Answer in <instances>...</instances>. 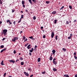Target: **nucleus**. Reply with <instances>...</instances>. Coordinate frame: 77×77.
Returning a JSON list of instances; mask_svg holds the SVG:
<instances>
[{
	"label": "nucleus",
	"mask_w": 77,
	"mask_h": 77,
	"mask_svg": "<svg viewBox=\"0 0 77 77\" xmlns=\"http://www.w3.org/2000/svg\"><path fill=\"white\" fill-rule=\"evenodd\" d=\"M3 32H2V34H4L5 36L7 35V32H8L7 29H4Z\"/></svg>",
	"instance_id": "f257e3e1"
},
{
	"label": "nucleus",
	"mask_w": 77,
	"mask_h": 77,
	"mask_svg": "<svg viewBox=\"0 0 77 77\" xmlns=\"http://www.w3.org/2000/svg\"><path fill=\"white\" fill-rule=\"evenodd\" d=\"M17 39H18V37H14V39H12V41H13V42H15V41H17Z\"/></svg>",
	"instance_id": "f03ea898"
},
{
	"label": "nucleus",
	"mask_w": 77,
	"mask_h": 77,
	"mask_svg": "<svg viewBox=\"0 0 77 77\" xmlns=\"http://www.w3.org/2000/svg\"><path fill=\"white\" fill-rule=\"evenodd\" d=\"M25 3V2L23 0L22 1V4L23 5V7H24V8H25V6H26L24 5Z\"/></svg>",
	"instance_id": "7ed1b4c3"
},
{
	"label": "nucleus",
	"mask_w": 77,
	"mask_h": 77,
	"mask_svg": "<svg viewBox=\"0 0 77 77\" xmlns=\"http://www.w3.org/2000/svg\"><path fill=\"white\" fill-rule=\"evenodd\" d=\"M24 73L27 77H29V74L28 73H26V72H24Z\"/></svg>",
	"instance_id": "20e7f679"
},
{
	"label": "nucleus",
	"mask_w": 77,
	"mask_h": 77,
	"mask_svg": "<svg viewBox=\"0 0 77 77\" xmlns=\"http://www.w3.org/2000/svg\"><path fill=\"white\" fill-rule=\"evenodd\" d=\"M9 62H10V63H15V60H9Z\"/></svg>",
	"instance_id": "39448f33"
},
{
	"label": "nucleus",
	"mask_w": 77,
	"mask_h": 77,
	"mask_svg": "<svg viewBox=\"0 0 77 77\" xmlns=\"http://www.w3.org/2000/svg\"><path fill=\"white\" fill-rule=\"evenodd\" d=\"M54 32H52L51 34V36L52 38H53L54 37Z\"/></svg>",
	"instance_id": "423d86ee"
},
{
	"label": "nucleus",
	"mask_w": 77,
	"mask_h": 77,
	"mask_svg": "<svg viewBox=\"0 0 77 77\" xmlns=\"http://www.w3.org/2000/svg\"><path fill=\"white\" fill-rule=\"evenodd\" d=\"M28 49H30L31 48V45H29L27 47Z\"/></svg>",
	"instance_id": "0eeeda50"
},
{
	"label": "nucleus",
	"mask_w": 77,
	"mask_h": 77,
	"mask_svg": "<svg viewBox=\"0 0 77 77\" xmlns=\"http://www.w3.org/2000/svg\"><path fill=\"white\" fill-rule=\"evenodd\" d=\"M31 50H30L29 51L30 52H31V53H32L33 52V51H34V49H33V48H31Z\"/></svg>",
	"instance_id": "6e6552de"
},
{
	"label": "nucleus",
	"mask_w": 77,
	"mask_h": 77,
	"mask_svg": "<svg viewBox=\"0 0 77 77\" xmlns=\"http://www.w3.org/2000/svg\"><path fill=\"white\" fill-rule=\"evenodd\" d=\"M29 2L30 3V4L31 5H32L33 4V3H32V0H28Z\"/></svg>",
	"instance_id": "1a4fd4ad"
},
{
	"label": "nucleus",
	"mask_w": 77,
	"mask_h": 77,
	"mask_svg": "<svg viewBox=\"0 0 77 77\" xmlns=\"http://www.w3.org/2000/svg\"><path fill=\"white\" fill-rule=\"evenodd\" d=\"M53 71H57V69L55 68H54L53 69Z\"/></svg>",
	"instance_id": "9d476101"
},
{
	"label": "nucleus",
	"mask_w": 77,
	"mask_h": 77,
	"mask_svg": "<svg viewBox=\"0 0 77 77\" xmlns=\"http://www.w3.org/2000/svg\"><path fill=\"white\" fill-rule=\"evenodd\" d=\"M41 61V58H38V62H39Z\"/></svg>",
	"instance_id": "9b49d317"
},
{
	"label": "nucleus",
	"mask_w": 77,
	"mask_h": 77,
	"mask_svg": "<svg viewBox=\"0 0 77 77\" xmlns=\"http://www.w3.org/2000/svg\"><path fill=\"white\" fill-rule=\"evenodd\" d=\"M64 77H69V76L68 75H64Z\"/></svg>",
	"instance_id": "f8f14e48"
},
{
	"label": "nucleus",
	"mask_w": 77,
	"mask_h": 77,
	"mask_svg": "<svg viewBox=\"0 0 77 77\" xmlns=\"http://www.w3.org/2000/svg\"><path fill=\"white\" fill-rule=\"evenodd\" d=\"M3 62H4L3 60L2 61L1 63V64L2 65H4V63H3Z\"/></svg>",
	"instance_id": "ddd939ff"
},
{
	"label": "nucleus",
	"mask_w": 77,
	"mask_h": 77,
	"mask_svg": "<svg viewBox=\"0 0 77 77\" xmlns=\"http://www.w3.org/2000/svg\"><path fill=\"white\" fill-rule=\"evenodd\" d=\"M52 14H56V11H53L52 12Z\"/></svg>",
	"instance_id": "4468645a"
},
{
	"label": "nucleus",
	"mask_w": 77,
	"mask_h": 77,
	"mask_svg": "<svg viewBox=\"0 0 77 77\" xmlns=\"http://www.w3.org/2000/svg\"><path fill=\"white\" fill-rule=\"evenodd\" d=\"M53 63L54 64V65H56L57 64V63L55 61H53Z\"/></svg>",
	"instance_id": "2eb2a0df"
},
{
	"label": "nucleus",
	"mask_w": 77,
	"mask_h": 77,
	"mask_svg": "<svg viewBox=\"0 0 77 77\" xmlns=\"http://www.w3.org/2000/svg\"><path fill=\"white\" fill-rule=\"evenodd\" d=\"M36 19V16H34L33 17V20H35Z\"/></svg>",
	"instance_id": "dca6fc26"
},
{
	"label": "nucleus",
	"mask_w": 77,
	"mask_h": 77,
	"mask_svg": "<svg viewBox=\"0 0 77 77\" xmlns=\"http://www.w3.org/2000/svg\"><path fill=\"white\" fill-rule=\"evenodd\" d=\"M20 64L21 65H24V62H21Z\"/></svg>",
	"instance_id": "f3484780"
},
{
	"label": "nucleus",
	"mask_w": 77,
	"mask_h": 77,
	"mask_svg": "<svg viewBox=\"0 0 77 77\" xmlns=\"http://www.w3.org/2000/svg\"><path fill=\"white\" fill-rule=\"evenodd\" d=\"M63 8H64V6H63L60 8V10H62V9H63Z\"/></svg>",
	"instance_id": "a211bd4d"
},
{
	"label": "nucleus",
	"mask_w": 77,
	"mask_h": 77,
	"mask_svg": "<svg viewBox=\"0 0 77 77\" xmlns=\"http://www.w3.org/2000/svg\"><path fill=\"white\" fill-rule=\"evenodd\" d=\"M1 48H4V45H2L1 46Z\"/></svg>",
	"instance_id": "6ab92c4d"
},
{
	"label": "nucleus",
	"mask_w": 77,
	"mask_h": 77,
	"mask_svg": "<svg viewBox=\"0 0 77 77\" xmlns=\"http://www.w3.org/2000/svg\"><path fill=\"white\" fill-rule=\"evenodd\" d=\"M49 59H50V60H53V57H51Z\"/></svg>",
	"instance_id": "aec40b11"
},
{
	"label": "nucleus",
	"mask_w": 77,
	"mask_h": 77,
	"mask_svg": "<svg viewBox=\"0 0 77 77\" xmlns=\"http://www.w3.org/2000/svg\"><path fill=\"white\" fill-rule=\"evenodd\" d=\"M63 50V51H66V49H65L64 48H63L62 49Z\"/></svg>",
	"instance_id": "412c9836"
},
{
	"label": "nucleus",
	"mask_w": 77,
	"mask_h": 77,
	"mask_svg": "<svg viewBox=\"0 0 77 77\" xmlns=\"http://www.w3.org/2000/svg\"><path fill=\"white\" fill-rule=\"evenodd\" d=\"M52 53H56V51L54 50H53L52 51Z\"/></svg>",
	"instance_id": "4be33fe9"
},
{
	"label": "nucleus",
	"mask_w": 77,
	"mask_h": 77,
	"mask_svg": "<svg viewBox=\"0 0 77 77\" xmlns=\"http://www.w3.org/2000/svg\"><path fill=\"white\" fill-rule=\"evenodd\" d=\"M32 1L34 2V3H36V0H32Z\"/></svg>",
	"instance_id": "5701e85b"
},
{
	"label": "nucleus",
	"mask_w": 77,
	"mask_h": 77,
	"mask_svg": "<svg viewBox=\"0 0 77 77\" xmlns=\"http://www.w3.org/2000/svg\"><path fill=\"white\" fill-rule=\"evenodd\" d=\"M74 57L75 59H76V60H77V57L75 55L74 56Z\"/></svg>",
	"instance_id": "b1692460"
},
{
	"label": "nucleus",
	"mask_w": 77,
	"mask_h": 77,
	"mask_svg": "<svg viewBox=\"0 0 77 77\" xmlns=\"http://www.w3.org/2000/svg\"><path fill=\"white\" fill-rule=\"evenodd\" d=\"M6 73L5 72L3 75L4 77H5V76H6Z\"/></svg>",
	"instance_id": "393cba45"
},
{
	"label": "nucleus",
	"mask_w": 77,
	"mask_h": 77,
	"mask_svg": "<svg viewBox=\"0 0 77 77\" xmlns=\"http://www.w3.org/2000/svg\"><path fill=\"white\" fill-rule=\"evenodd\" d=\"M29 45V43H28L27 44H26L25 45V47H27V45Z\"/></svg>",
	"instance_id": "a878e982"
},
{
	"label": "nucleus",
	"mask_w": 77,
	"mask_h": 77,
	"mask_svg": "<svg viewBox=\"0 0 77 77\" xmlns=\"http://www.w3.org/2000/svg\"><path fill=\"white\" fill-rule=\"evenodd\" d=\"M29 38H30V39H33V36H31V37H29Z\"/></svg>",
	"instance_id": "bb28decb"
},
{
	"label": "nucleus",
	"mask_w": 77,
	"mask_h": 77,
	"mask_svg": "<svg viewBox=\"0 0 77 77\" xmlns=\"http://www.w3.org/2000/svg\"><path fill=\"white\" fill-rule=\"evenodd\" d=\"M16 53H17V52L16 51H15V50H14V54H16Z\"/></svg>",
	"instance_id": "cd10ccee"
},
{
	"label": "nucleus",
	"mask_w": 77,
	"mask_h": 77,
	"mask_svg": "<svg viewBox=\"0 0 77 77\" xmlns=\"http://www.w3.org/2000/svg\"><path fill=\"white\" fill-rule=\"evenodd\" d=\"M68 39H71V36L69 37L68 38Z\"/></svg>",
	"instance_id": "c85d7f7f"
},
{
	"label": "nucleus",
	"mask_w": 77,
	"mask_h": 77,
	"mask_svg": "<svg viewBox=\"0 0 77 77\" xmlns=\"http://www.w3.org/2000/svg\"><path fill=\"white\" fill-rule=\"evenodd\" d=\"M24 18V16L23 15H22L21 16V18Z\"/></svg>",
	"instance_id": "c756f323"
},
{
	"label": "nucleus",
	"mask_w": 77,
	"mask_h": 77,
	"mask_svg": "<svg viewBox=\"0 0 77 77\" xmlns=\"http://www.w3.org/2000/svg\"><path fill=\"white\" fill-rule=\"evenodd\" d=\"M66 24H69V21H66Z\"/></svg>",
	"instance_id": "7c9ffc66"
},
{
	"label": "nucleus",
	"mask_w": 77,
	"mask_h": 77,
	"mask_svg": "<svg viewBox=\"0 0 77 77\" xmlns=\"http://www.w3.org/2000/svg\"><path fill=\"white\" fill-rule=\"evenodd\" d=\"M56 22H57V20H54V23L55 24H56Z\"/></svg>",
	"instance_id": "2f4dec72"
},
{
	"label": "nucleus",
	"mask_w": 77,
	"mask_h": 77,
	"mask_svg": "<svg viewBox=\"0 0 77 77\" xmlns=\"http://www.w3.org/2000/svg\"><path fill=\"white\" fill-rule=\"evenodd\" d=\"M69 8L70 9H72V6H71L69 5Z\"/></svg>",
	"instance_id": "473e14b6"
},
{
	"label": "nucleus",
	"mask_w": 77,
	"mask_h": 77,
	"mask_svg": "<svg viewBox=\"0 0 77 77\" xmlns=\"http://www.w3.org/2000/svg\"><path fill=\"white\" fill-rule=\"evenodd\" d=\"M57 37H58L57 35L55 37V39L56 40H57Z\"/></svg>",
	"instance_id": "72a5a7b5"
},
{
	"label": "nucleus",
	"mask_w": 77,
	"mask_h": 77,
	"mask_svg": "<svg viewBox=\"0 0 77 77\" xmlns=\"http://www.w3.org/2000/svg\"><path fill=\"white\" fill-rule=\"evenodd\" d=\"M42 74H45V72L44 71L42 72Z\"/></svg>",
	"instance_id": "f704fd0d"
},
{
	"label": "nucleus",
	"mask_w": 77,
	"mask_h": 77,
	"mask_svg": "<svg viewBox=\"0 0 77 77\" xmlns=\"http://www.w3.org/2000/svg\"><path fill=\"white\" fill-rule=\"evenodd\" d=\"M2 0H0V4L2 5Z\"/></svg>",
	"instance_id": "c9c22d12"
},
{
	"label": "nucleus",
	"mask_w": 77,
	"mask_h": 77,
	"mask_svg": "<svg viewBox=\"0 0 77 77\" xmlns=\"http://www.w3.org/2000/svg\"><path fill=\"white\" fill-rule=\"evenodd\" d=\"M7 23H9V22H11V20H8L7 21Z\"/></svg>",
	"instance_id": "e433bc0d"
},
{
	"label": "nucleus",
	"mask_w": 77,
	"mask_h": 77,
	"mask_svg": "<svg viewBox=\"0 0 77 77\" xmlns=\"http://www.w3.org/2000/svg\"><path fill=\"white\" fill-rule=\"evenodd\" d=\"M6 50V48H5V49H2V50L4 51H5Z\"/></svg>",
	"instance_id": "4c0bfd02"
},
{
	"label": "nucleus",
	"mask_w": 77,
	"mask_h": 77,
	"mask_svg": "<svg viewBox=\"0 0 77 77\" xmlns=\"http://www.w3.org/2000/svg\"><path fill=\"white\" fill-rule=\"evenodd\" d=\"M20 60H23V58L22 57H20V58L19 59Z\"/></svg>",
	"instance_id": "58836bf2"
},
{
	"label": "nucleus",
	"mask_w": 77,
	"mask_h": 77,
	"mask_svg": "<svg viewBox=\"0 0 77 77\" xmlns=\"http://www.w3.org/2000/svg\"><path fill=\"white\" fill-rule=\"evenodd\" d=\"M28 71H31V68H29V69H28Z\"/></svg>",
	"instance_id": "ea45409f"
},
{
	"label": "nucleus",
	"mask_w": 77,
	"mask_h": 77,
	"mask_svg": "<svg viewBox=\"0 0 77 77\" xmlns=\"http://www.w3.org/2000/svg\"><path fill=\"white\" fill-rule=\"evenodd\" d=\"M43 28H44V27H43V26H41L40 28V29L42 30V29H43Z\"/></svg>",
	"instance_id": "a19ab883"
},
{
	"label": "nucleus",
	"mask_w": 77,
	"mask_h": 77,
	"mask_svg": "<svg viewBox=\"0 0 77 77\" xmlns=\"http://www.w3.org/2000/svg\"><path fill=\"white\" fill-rule=\"evenodd\" d=\"M43 38H45V35H44L43 36Z\"/></svg>",
	"instance_id": "79ce46f5"
},
{
	"label": "nucleus",
	"mask_w": 77,
	"mask_h": 77,
	"mask_svg": "<svg viewBox=\"0 0 77 77\" xmlns=\"http://www.w3.org/2000/svg\"><path fill=\"white\" fill-rule=\"evenodd\" d=\"M15 11L14 10H12V13H14V12Z\"/></svg>",
	"instance_id": "37998d69"
},
{
	"label": "nucleus",
	"mask_w": 77,
	"mask_h": 77,
	"mask_svg": "<svg viewBox=\"0 0 77 77\" xmlns=\"http://www.w3.org/2000/svg\"><path fill=\"white\" fill-rule=\"evenodd\" d=\"M76 52H74V54H73L74 55H75H75H76Z\"/></svg>",
	"instance_id": "c03bdc74"
},
{
	"label": "nucleus",
	"mask_w": 77,
	"mask_h": 77,
	"mask_svg": "<svg viewBox=\"0 0 77 77\" xmlns=\"http://www.w3.org/2000/svg\"><path fill=\"white\" fill-rule=\"evenodd\" d=\"M29 54L30 56H32V53H31V52L29 53Z\"/></svg>",
	"instance_id": "a18cd8bd"
},
{
	"label": "nucleus",
	"mask_w": 77,
	"mask_h": 77,
	"mask_svg": "<svg viewBox=\"0 0 77 77\" xmlns=\"http://www.w3.org/2000/svg\"><path fill=\"white\" fill-rule=\"evenodd\" d=\"M27 41V38H26L24 41V42H26V41Z\"/></svg>",
	"instance_id": "49530a36"
},
{
	"label": "nucleus",
	"mask_w": 77,
	"mask_h": 77,
	"mask_svg": "<svg viewBox=\"0 0 77 77\" xmlns=\"http://www.w3.org/2000/svg\"><path fill=\"white\" fill-rule=\"evenodd\" d=\"M23 39L24 40L25 39H26V37H23Z\"/></svg>",
	"instance_id": "de8ad7c7"
},
{
	"label": "nucleus",
	"mask_w": 77,
	"mask_h": 77,
	"mask_svg": "<svg viewBox=\"0 0 77 77\" xmlns=\"http://www.w3.org/2000/svg\"><path fill=\"white\" fill-rule=\"evenodd\" d=\"M72 34H70V36H71V37H72Z\"/></svg>",
	"instance_id": "09e8293b"
},
{
	"label": "nucleus",
	"mask_w": 77,
	"mask_h": 77,
	"mask_svg": "<svg viewBox=\"0 0 77 77\" xmlns=\"http://www.w3.org/2000/svg\"><path fill=\"white\" fill-rule=\"evenodd\" d=\"M37 47H38V46H37V45H35V48H37Z\"/></svg>",
	"instance_id": "8fccbe9b"
},
{
	"label": "nucleus",
	"mask_w": 77,
	"mask_h": 77,
	"mask_svg": "<svg viewBox=\"0 0 77 77\" xmlns=\"http://www.w3.org/2000/svg\"><path fill=\"white\" fill-rule=\"evenodd\" d=\"M25 11H26V12H28V10H27V9H26L25 10Z\"/></svg>",
	"instance_id": "3c124183"
},
{
	"label": "nucleus",
	"mask_w": 77,
	"mask_h": 77,
	"mask_svg": "<svg viewBox=\"0 0 77 77\" xmlns=\"http://www.w3.org/2000/svg\"><path fill=\"white\" fill-rule=\"evenodd\" d=\"M77 21V20H74V21H73L74 23H75V22H76Z\"/></svg>",
	"instance_id": "603ef678"
},
{
	"label": "nucleus",
	"mask_w": 77,
	"mask_h": 77,
	"mask_svg": "<svg viewBox=\"0 0 77 77\" xmlns=\"http://www.w3.org/2000/svg\"><path fill=\"white\" fill-rule=\"evenodd\" d=\"M55 60H56V58H54L53 61H55Z\"/></svg>",
	"instance_id": "864d4df0"
},
{
	"label": "nucleus",
	"mask_w": 77,
	"mask_h": 77,
	"mask_svg": "<svg viewBox=\"0 0 77 77\" xmlns=\"http://www.w3.org/2000/svg\"><path fill=\"white\" fill-rule=\"evenodd\" d=\"M33 74H32L30 76V77H33Z\"/></svg>",
	"instance_id": "5fc2aeb1"
},
{
	"label": "nucleus",
	"mask_w": 77,
	"mask_h": 77,
	"mask_svg": "<svg viewBox=\"0 0 77 77\" xmlns=\"http://www.w3.org/2000/svg\"><path fill=\"white\" fill-rule=\"evenodd\" d=\"M13 23H14V25H15V21H14Z\"/></svg>",
	"instance_id": "6e6d98bb"
},
{
	"label": "nucleus",
	"mask_w": 77,
	"mask_h": 77,
	"mask_svg": "<svg viewBox=\"0 0 77 77\" xmlns=\"http://www.w3.org/2000/svg\"><path fill=\"white\" fill-rule=\"evenodd\" d=\"M3 50H2L1 51V53H3Z\"/></svg>",
	"instance_id": "4d7b16f0"
},
{
	"label": "nucleus",
	"mask_w": 77,
	"mask_h": 77,
	"mask_svg": "<svg viewBox=\"0 0 77 77\" xmlns=\"http://www.w3.org/2000/svg\"><path fill=\"white\" fill-rule=\"evenodd\" d=\"M46 2L47 3V4H48V1H46Z\"/></svg>",
	"instance_id": "13d9d810"
},
{
	"label": "nucleus",
	"mask_w": 77,
	"mask_h": 77,
	"mask_svg": "<svg viewBox=\"0 0 77 77\" xmlns=\"http://www.w3.org/2000/svg\"><path fill=\"white\" fill-rule=\"evenodd\" d=\"M5 39V38H4L2 39V41H4Z\"/></svg>",
	"instance_id": "bf43d9fd"
},
{
	"label": "nucleus",
	"mask_w": 77,
	"mask_h": 77,
	"mask_svg": "<svg viewBox=\"0 0 77 77\" xmlns=\"http://www.w3.org/2000/svg\"><path fill=\"white\" fill-rule=\"evenodd\" d=\"M2 21H0V24H2Z\"/></svg>",
	"instance_id": "052dcab7"
},
{
	"label": "nucleus",
	"mask_w": 77,
	"mask_h": 77,
	"mask_svg": "<svg viewBox=\"0 0 77 77\" xmlns=\"http://www.w3.org/2000/svg\"><path fill=\"white\" fill-rule=\"evenodd\" d=\"M9 23L10 24H12V23H11V22H9Z\"/></svg>",
	"instance_id": "680f3d73"
},
{
	"label": "nucleus",
	"mask_w": 77,
	"mask_h": 77,
	"mask_svg": "<svg viewBox=\"0 0 77 77\" xmlns=\"http://www.w3.org/2000/svg\"><path fill=\"white\" fill-rule=\"evenodd\" d=\"M75 77H77V74L75 75Z\"/></svg>",
	"instance_id": "e2e57ef3"
},
{
	"label": "nucleus",
	"mask_w": 77,
	"mask_h": 77,
	"mask_svg": "<svg viewBox=\"0 0 77 77\" xmlns=\"http://www.w3.org/2000/svg\"><path fill=\"white\" fill-rule=\"evenodd\" d=\"M20 33H23V31H20Z\"/></svg>",
	"instance_id": "0e129e2a"
},
{
	"label": "nucleus",
	"mask_w": 77,
	"mask_h": 77,
	"mask_svg": "<svg viewBox=\"0 0 77 77\" xmlns=\"http://www.w3.org/2000/svg\"><path fill=\"white\" fill-rule=\"evenodd\" d=\"M21 13H23V11H21Z\"/></svg>",
	"instance_id": "69168bd1"
},
{
	"label": "nucleus",
	"mask_w": 77,
	"mask_h": 77,
	"mask_svg": "<svg viewBox=\"0 0 77 77\" xmlns=\"http://www.w3.org/2000/svg\"><path fill=\"white\" fill-rule=\"evenodd\" d=\"M8 77H12V76L10 75V76H9Z\"/></svg>",
	"instance_id": "338daca9"
},
{
	"label": "nucleus",
	"mask_w": 77,
	"mask_h": 77,
	"mask_svg": "<svg viewBox=\"0 0 77 77\" xmlns=\"http://www.w3.org/2000/svg\"><path fill=\"white\" fill-rule=\"evenodd\" d=\"M16 62H18V60H17L16 61Z\"/></svg>",
	"instance_id": "774afa93"
}]
</instances>
